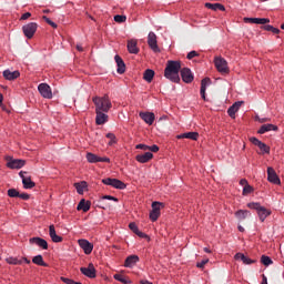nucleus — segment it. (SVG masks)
Instances as JSON below:
<instances>
[{
  "mask_svg": "<svg viewBox=\"0 0 284 284\" xmlns=\"http://www.w3.org/2000/svg\"><path fill=\"white\" fill-rule=\"evenodd\" d=\"M42 19L43 21H45V23H48V26H51V28H53L54 30L59 28V26L54 21H52L50 18H48V16H43Z\"/></svg>",
  "mask_w": 284,
  "mask_h": 284,
  "instance_id": "c03bdc74",
  "label": "nucleus"
},
{
  "mask_svg": "<svg viewBox=\"0 0 284 284\" xmlns=\"http://www.w3.org/2000/svg\"><path fill=\"white\" fill-rule=\"evenodd\" d=\"M143 79L144 81H146L148 83H152V81L154 80V70L152 69H146L143 73Z\"/></svg>",
  "mask_w": 284,
  "mask_h": 284,
  "instance_id": "e433bc0d",
  "label": "nucleus"
},
{
  "mask_svg": "<svg viewBox=\"0 0 284 284\" xmlns=\"http://www.w3.org/2000/svg\"><path fill=\"white\" fill-rule=\"evenodd\" d=\"M139 263V255H130L124 261V267H133Z\"/></svg>",
  "mask_w": 284,
  "mask_h": 284,
  "instance_id": "2f4dec72",
  "label": "nucleus"
},
{
  "mask_svg": "<svg viewBox=\"0 0 284 284\" xmlns=\"http://www.w3.org/2000/svg\"><path fill=\"white\" fill-rule=\"evenodd\" d=\"M102 183L103 185H110L115 190H125V187H128V184H125L123 181L119 179L106 178L102 180Z\"/></svg>",
  "mask_w": 284,
  "mask_h": 284,
  "instance_id": "39448f33",
  "label": "nucleus"
},
{
  "mask_svg": "<svg viewBox=\"0 0 284 284\" xmlns=\"http://www.w3.org/2000/svg\"><path fill=\"white\" fill-rule=\"evenodd\" d=\"M29 242L34 243L36 245H38V247H41L42 250H48V241H45L43 237H31Z\"/></svg>",
  "mask_w": 284,
  "mask_h": 284,
  "instance_id": "cd10ccee",
  "label": "nucleus"
},
{
  "mask_svg": "<svg viewBox=\"0 0 284 284\" xmlns=\"http://www.w3.org/2000/svg\"><path fill=\"white\" fill-rule=\"evenodd\" d=\"M204 8H207V10H213V12H216L217 10L225 12V6L221 3L205 2Z\"/></svg>",
  "mask_w": 284,
  "mask_h": 284,
  "instance_id": "c85d7f7f",
  "label": "nucleus"
},
{
  "mask_svg": "<svg viewBox=\"0 0 284 284\" xmlns=\"http://www.w3.org/2000/svg\"><path fill=\"white\" fill-rule=\"evenodd\" d=\"M243 103V101H237L235 103H233L229 109H227V114L229 116H231V119H236V113L239 112V110L241 109V104Z\"/></svg>",
  "mask_w": 284,
  "mask_h": 284,
  "instance_id": "aec40b11",
  "label": "nucleus"
},
{
  "mask_svg": "<svg viewBox=\"0 0 284 284\" xmlns=\"http://www.w3.org/2000/svg\"><path fill=\"white\" fill-rule=\"evenodd\" d=\"M152 159H154V154L152 152H145L144 154H138L135 156V161H138V163H149Z\"/></svg>",
  "mask_w": 284,
  "mask_h": 284,
  "instance_id": "4be33fe9",
  "label": "nucleus"
},
{
  "mask_svg": "<svg viewBox=\"0 0 284 284\" xmlns=\"http://www.w3.org/2000/svg\"><path fill=\"white\" fill-rule=\"evenodd\" d=\"M140 118L142 119V121H144V123H148V125H152V123H154V120L156 119L153 112H141Z\"/></svg>",
  "mask_w": 284,
  "mask_h": 284,
  "instance_id": "412c9836",
  "label": "nucleus"
},
{
  "mask_svg": "<svg viewBox=\"0 0 284 284\" xmlns=\"http://www.w3.org/2000/svg\"><path fill=\"white\" fill-rule=\"evenodd\" d=\"M73 187H75L78 194H83V192L88 191V182L87 181L75 182L73 184Z\"/></svg>",
  "mask_w": 284,
  "mask_h": 284,
  "instance_id": "473e14b6",
  "label": "nucleus"
},
{
  "mask_svg": "<svg viewBox=\"0 0 284 284\" xmlns=\"http://www.w3.org/2000/svg\"><path fill=\"white\" fill-rule=\"evenodd\" d=\"M26 165V160H11L7 163V168H9L10 170H21V168H23Z\"/></svg>",
  "mask_w": 284,
  "mask_h": 284,
  "instance_id": "6ab92c4d",
  "label": "nucleus"
},
{
  "mask_svg": "<svg viewBox=\"0 0 284 284\" xmlns=\"http://www.w3.org/2000/svg\"><path fill=\"white\" fill-rule=\"evenodd\" d=\"M261 30H265L266 32H272L273 34H281V29L272 26V24H263Z\"/></svg>",
  "mask_w": 284,
  "mask_h": 284,
  "instance_id": "c9c22d12",
  "label": "nucleus"
},
{
  "mask_svg": "<svg viewBox=\"0 0 284 284\" xmlns=\"http://www.w3.org/2000/svg\"><path fill=\"white\" fill-rule=\"evenodd\" d=\"M91 206H92V202L85 201V199H82L79 202L77 210H78V212H81V210H82V212H90Z\"/></svg>",
  "mask_w": 284,
  "mask_h": 284,
  "instance_id": "7c9ffc66",
  "label": "nucleus"
},
{
  "mask_svg": "<svg viewBox=\"0 0 284 284\" xmlns=\"http://www.w3.org/2000/svg\"><path fill=\"white\" fill-rule=\"evenodd\" d=\"M28 172L26 171H20L19 176L22 179V185L24 190H32V187H37V183L32 181V176H26Z\"/></svg>",
  "mask_w": 284,
  "mask_h": 284,
  "instance_id": "0eeeda50",
  "label": "nucleus"
},
{
  "mask_svg": "<svg viewBox=\"0 0 284 284\" xmlns=\"http://www.w3.org/2000/svg\"><path fill=\"white\" fill-rule=\"evenodd\" d=\"M267 181L268 183H273V185H281V178H278V174H276V171L272 166L267 168Z\"/></svg>",
  "mask_w": 284,
  "mask_h": 284,
  "instance_id": "9b49d317",
  "label": "nucleus"
},
{
  "mask_svg": "<svg viewBox=\"0 0 284 284\" xmlns=\"http://www.w3.org/2000/svg\"><path fill=\"white\" fill-rule=\"evenodd\" d=\"M6 263H8V265H22L23 260H18L17 257H7Z\"/></svg>",
  "mask_w": 284,
  "mask_h": 284,
  "instance_id": "a19ab883",
  "label": "nucleus"
},
{
  "mask_svg": "<svg viewBox=\"0 0 284 284\" xmlns=\"http://www.w3.org/2000/svg\"><path fill=\"white\" fill-rule=\"evenodd\" d=\"M102 199L106 200V201H114L115 203H119V199L114 197L112 195H104V196H102Z\"/></svg>",
  "mask_w": 284,
  "mask_h": 284,
  "instance_id": "5fc2aeb1",
  "label": "nucleus"
},
{
  "mask_svg": "<svg viewBox=\"0 0 284 284\" xmlns=\"http://www.w3.org/2000/svg\"><path fill=\"white\" fill-rule=\"evenodd\" d=\"M248 141L253 145H256L261 150V154H270V151H271L270 145L265 144L264 142H262L257 138L252 136V138L248 139Z\"/></svg>",
  "mask_w": 284,
  "mask_h": 284,
  "instance_id": "6e6552de",
  "label": "nucleus"
},
{
  "mask_svg": "<svg viewBox=\"0 0 284 284\" xmlns=\"http://www.w3.org/2000/svg\"><path fill=\"white\" fill-rule=\"evenodd\" d=\"M115 63L118 65L116 72L118 74H125V62L123 61V58L121 55L116 54L114 57Z\"/></svg>",
  "mask_w": 284,
  "mask_h": 284,
  "instance_id": "a878e982",
  "label": "nucleus"
},
{
  "mask_svg": "<svg viewBox=\"0 0 284 284\" xmlns=\"http://www.w3.org/2000/svg\"><path fill=\"white\" fill-rule=\"evenodd\" d=\"M62 281L65 284H82L81 282H74V280H70L68 277H62Z\"/></svg>",
  "mask_w": 284,
  "mask_h": 284,
  "instance_id": "603ef678",
  "label": "nucleus"
},
{
  "mask_svg": "<svg viewBox=\"0 0 284 284\" xmlns=\"http://www.w3.org/2000/svg\"><path fill=\"white\" fill-rule=\"evenodd\" d=\"M113 20L115 21V23H125V21H128V17L116 14L114 16Z\"/></svg>",
  "mask_w": 284,
  "mask_h": 284,
  "instance_id": "de8ad7c7",
  "label": "nucleus"
},
{
  "mask_svg": "<svg viewBox=\"0 0 284 284\" xmlns=\"http://www.w3.org/2000/svg\"><path fill=\"white\" fill-rule=\"evenodd\" d=\"M18 199H22V201H29L30 194H28V193H19Z\"/></svg>",
  "mask_w": 284,
  "mask_h": 284,
  "instance_id": "4d7b16f0",
  "label": "nucleus"
},
{
  "mask_svg": "<svg viewBox=\"0 0 284 284\" xmlns=\"http://www.w3.org/2000/svg\"><path fill=\"white\" fill-rule=\"evenodd\" d=\"M235 261H242L244 263V265H252V263H256V260H252L247 256H245V254L243 253H236L234 255Z\"/></svg>",
  "mask_w": 284,
  "mask_h": 284,
  "instance_id": "c756f323",
  "label": "nucleus"
},
{
  "mask_svg": "<svg viewBox=\"0 0 284 284\" xmlns=\"http://www.w3.org/2000/svg\"><path fill=\"white\" fill-rule=\"evenodd\" d=\"M106 139H110L108 145H116L119 143V140H116V135L114 133H106Z\"/></svg>",
  "mask_w": 284,
  "mask_h": 284,
  "instance_id": "79ce46f5",
  "label": "nucleus"
},
{
  "mask_svg": "<svg viewBox=\"0 0 284 284\" xmlns=\"http://www.w3.org/2000/svg\"><path fill=\"white\" fill-rule=\"evenodd\" d=\"M254 192V186L246 184V186L243 187L242 194L243 196H247V194H252Z\"/></svg>",
  "mask_w": 284,
  "mask_h": 284,
  "instance_id": "a18cd8bd",
  "label": "nucleus"
},
{
  "mask_svg": "<svg viewBox=\"0 0 284 284\" xmlns=\"http://www.w3.org/2000/svg\"><path fill=\"white\" fill-rule=\"evenodd\" d=\"M32 263H34V265H39L40 267H50V265L43 261V255H36L32 258Z\"/></svg>",
  "mask_w": 284,
  "mask_h": 284,
  "instance_id": "f704fd0d",
  "label": "nucleus"
},
{
  "mask_svg": "<svg viewBox=\"0 0 284 284\" xmlns=\"http://www.w3.org/2000/svg\"><path fill=\"white\" fill-rule=\"evenodd\" d=\"M278 132V125L275 124H263L258 130L257 134H265V132Z\"/></svg>",
  "mask_w": 284,
  "mask_h": 284,
  "instance_id": "393cba45",
  "label": "nucleus"
},
{
  "mask_svg": "<svg viewBox=\"0 0 284 284\" xmlns=\"http://www.w3.org/2000/svg\"><path fill=\"white\" fill-rule=\"evenodd\" d=\"M160 216H161V214L156 213L154 211H150V213H149V217H150V221H152V223H156V221H159Z\"/></svg>",
  "mask_w": 284,
  "mask_h": 284,
  "instance_id": "49530a36",
  "label": "nucleus"
},
{
  "mask_svg": "<svg viewBox=\"0 0 284 284\" xmlns=\"http://www.w3.org/2000/svg\"><path fill=\"white\" fill-rule=\"evenodd\" d=\"M113 278L115 281H119L120 283H123V284H131L132 283V281H130V278L125 277L122 274H115V275H113Z\"/></svg>",
  "mask_w": 284,
  "mask_h": 284,
  "instance_id": "ea45409f",
  "label": "nucleus"
},
{
  "mask_svg": "<svg viewBox=\"0 0 284 284\" xmlns=\"http://www.w3.org/2000/svg\"><path fill=\"white\" fill-rule=\"evenodd\" d=\"M151 207L153 212H156L158 214H161V209L165 207V204L162 202H152Z\"/></svg>",
  "mask_w": 284,
  "mask_h": 284,
  "instance_id": "58836bf2",
  "label": "nucleus"
},
{
  "mask_svg": "<svg viewBox=\"0 0 284 284\" xmlns=\"http://www.w3.org/2000/svg\"><path fill=\"white\" fill-rule=\"evenodd\" d=\"M8 196H10V199H19V191H17V189H9Z\"/></svg>",
  "mask_w": 284,
  "mask_h": 284,
  "instance_id": "09e8293b",
  "label": "nucleus"
},
{
  "mask_svg": "<svg viewBox=\"0 0 284 284\" xmlns=\"http://www.w3.org/2000/svg\"><path fill=\"white\" fill-rule=\"evenodd\" d=\"M176 139H190L191 141H199V132H187L176 135Z\"/></svg>",
  "mask_w": 284,
  "mask_h": 284,
  "instance_id": "72a5a7b5",
  "label": "nucleus"
},
{
  "mask_svg": "<svg viewBox=\"0 0 284 284\" xmlns=\"http://www.w3.org/2000/svg\"><path fill=\"white\" fill-rule=\"evenodd\" d=\"M80 272L88 278H97V268L93 263H89L88 267H81Z\"/></svg>",
  "mask_w": 284,
  "mask_h": 284,
  "instance_id": "ddd939ff",
  "label": "nucleus"
},
{
  "mask_svg": "<svg viewBox=\"0 0 284 284\" xmlns=\"http://www.w3.org/2000/svg\"><path fill=\"white\" fill-rule=\"evenodd\" d=\"M181 72V61L169 60L166 62V67L164 69V77L172 83H181V77L179 73Z\"/></svg>",
  "mask_w": 284,
  "mask_h": 284,
  "instance_id": "f257e3e1",
  "label": "nucleus"
},
{
  "mask_svg": "<svg viewBox=\"0 0 284 284\" xmlns=\"http://www.w3.org/2000/svg\"><path fill=\"white\" fill-rule=\"evenodd\" d=\"M49 236L53 243H63V237L57 234V230L54 229V224L49 226Z\"/></svg>",
  "mask_w": 284,
  "mask_h": 284,
  "instance_id": "a211bd4d",
  "label": "nucleus"
},
{
  "mask_svg": "<svg viewBox=\"0 0 284 284\" xmlns=\"http://www.w3.org/2000/svg\"><path fill=\"white\" fill-rule=\"evenodd\" d=\"M194 57H199V52L196 51H190L186 55V59H189V61H191V59H194Z\"/></svg>",
  "mask_w": 284,
  "mask_h": 284,
  "instance_id": "864d4df0",
  "label": "nucleus"
},
{
  "mask_svg": "<svg viewBox=\"0 0 284 284\" xmlns=\"http://www.w3.org/2000/svg\"><path fill=\"white\" fill-rule=\"evenodd\" d=\"M21 77V72L19 71H10V70H4L3 71V78L7 81H14V79H19Z\"/></svg>",
  "mask_w": 284,
  "mask_h": 284,
  "instance_id": "bb28decb",
  "label": "nucleus"
},
{
  "mask_svg": "<svg viewBox=\"0 0 284 284\" xmlns=\"http://www.w3.org/2000/svg\"><path fill=\"white\" fill-rule=\"evenodd\" d=\"M129 230H131V232H133V234H136L139 232V226L136 225V223L131 222L129 224Z\"/></svg>",
  "mask_w": 284,
  "mask_h": 284,
  "instance_id": "3c124183",
  "label": "nucleus"
},
{
  "mask_svg": "<svg viewBox=\"0 0 284 284\" xmlns=\"http://www.w3.org/2000/svg\"><path fill=\"white\" fill-rule=\"evenodd\" d=\"M255 120L258 121V123H267V121H270V119H267V118H258V115L255 116Z\"/></svg>",
  "mask_w": 284,
  "mask_h": 284,
  "instance_id": "680f3d73",
  "label": "nucleus"
},
{
  "mask_svg": "<svg viewBox=\"0 0 284 284\" xmlns=\"http://www.w3.org/2000/svg\"><path fill=\"white\" fill-rule=\"evenodd\" d=\"M87 161H88V163H110V158H108V156L101 158L92 152H88Z\"/></svg>",
  "mask_w": 284,
  "mask_h": 284,
  "instance_id": "1a4fd4ad",
  "label": "nucleus"
},
{
  "mask_svg": "<svg viewBox=\"0 0 284 284\" xmlns=\"http://www.w3.org/2000/svg\"><path fill=\"white\" fill-rule=\"evenodd\" d=\"M207 263H210V258H204L201 262L196 263V267H199L200 270H204L205 265H207Z\"/></svg>",
  "mask_w": 284,
  "mask_h": 284,
  "instance_id": "8fccbe9b",
  "label": "nucleus"
},
{
  "mask_svg": "<svg viewBox=\"0 0 284 284\" xmlns=\"http://www.w3.org/2000/svg\"><path fill=\"white\" fill-rule=\"evenodd\" d=\"M135 234H136V236H139L140 239H146L148 241H150V235H148V234L141 232V231L136 232Z\"/></svg>",
  "mask_w": 284,
  "mask_h": 284,
  "instance_id": "6e6d98bb",
  "label": "nucleus"
},
{
  "mask_svg": "<svg viewBox=\"0 0 284 284\" xmlns=\"http://www.w3.org/2000/svg\"><path fill=\"white\" fill-rule=\"evenodd\" d=\"M240 185H243L245 187V186L250 185V183L247 182L246 179H242V180H240Z\"/></svg>",
  "mask_w": 284,
  "mask_h": 284,
  "instance_id": "0e129e2a",
  "label": "nucleus"
},
{
  "mask_svg": "<svg viewBox=\"0 0 284 284\" xmlns=\"http://www.w3.org/2000/svg\"><path fill=\"white\" fill-rule=\"evenodd\" d=\"M38 90L43 99H52V89L48 85V83L39 84Z\"/></svg>",
  "mask_w": 284,
  "mask_h": 284,
  "instance_id": "4468645a",
  "label": "nucleus"
},
{
  "mask_svg": "<svg viewBox=\"0 0 284 284\" xmlns=\"http://www.w3.org/2000/svg\"><path fill=\"white\" fill-rule=\"evenodd\" d=\"M108 112L105 111H95V125H103L108 123Z\"/></svg>",
  "mask_w": 284,
  "mask_h": 284,
  "instance_id": "dca6fc26",
  "label": "nucleus"
},
{
  "mask_svg": "<svg viewBox=\"0 0 284 284\" xmlns=\"http://www.w3.org/2000/svg\"><path fill=\"white\" fill-rule=\"evenodd\" d=\"M126 48H128V52L130 54H139V52H140L139 47H138V41L134 39H131L128 41Z\"/></svg>",
  "mask_w": 284,
  "mask_h": 284,
  "instance_id": "b1692460",
  "label": "nucleus"
},
{
  "mask_svg": "<svg viewBox=\"0 0 284 284\" xmlns=\"http://www.w3.org/2000/svg\"><path fill=\"white\" fill-rule=\"evenodd\" d=\"M135 150H150V145H146V144H138L135 145Z\"/></svg>",
  "mask_w": 284,
  "mask_h": 284,
  "instance_id": "13d9d810",
  "label": "nucleus"
},
{
  "mask_svg": "<svg viewBox=\"0 0 284 284\" xmlns=\"http://www.w3.org/2000/svg\"><path fill=\"white\" fill-rule=\"evenodd\" d=\"M207 85H212V79L206 77L201 80L200 94H201L203 101H207V98L205 97V90H207Z\"/></svg>",
  "mask_w": 284,
  "mask_h": 284,
  "instance_id": "f3484780",
  "label": "nucleus"
},
{
  "mask_svg": "<svg viewBox=\"0 0 284 284\" xmlns=\"http://www.w3.org/2000/svg\"><path fill=\"white\" fill-rule=\"evenodd\" d=\"M39 28V24L37 22H29L22 27V32L27 39H32L34 34H37V29Z\"/></svg>",
  "mask_w": 284,
  "mask_h": 284,
  "instance_id": "423d86ee",
  "label": "nucleus"
},
{
  "mask_svg": "<svg viewBox=\"0 0 284 284\" xmlns=\"http://www.w3.org/2000/svg\"><path fill=\"white\" fill-rule=\"evenodd\" d=\"M244 23H256L257 26H265L270 23L268 18H244Z\"/></svg>",
  "mask_w": 284,
  "mask_h": 284,
  "instance_id": "5701e85b",
  "label": "nucleus"
},
{
  "mask_svg": "<svg viewBox=\"0 0 284 284\" xmlns=\"http://www.w3.org/2000/svg\"><path fill=\"white\" fill-rule=\"evenodd\" d=\"M235 216H236V219H239V221H245V219H247V216H250V211L248 210H237L235 212Z\"/></svg>",
  "mask_w": 284,
  "mask_h": 284,
  "instance_id": "4c0bfd02",
  "label": "nucleus"
},
{
  "mask_svg": "<svg viewBox=\"0 0 284 284\" xmlns=\"http://www.w3.org/2000/svg\"><path fill=\"white\" fill-rule=\"evenodd\" d=\"M180 74L183 83H192V81H194V74L190 68L180 69Z\"/></svg>",
  "mask_w": 284,
  "mask_h": 284,
  "instance_id": "f8f14e48",
  "label": "nucleus"
},
{
  "mask_svg": "<svg viewBox=\"0 0 284 284\" xmlns=\"http://www.w3.org/2000/svg\"><path fill=\"white\" fill-rule=\"evenodd\" d=\"M92 102L94 103L95 112H110L112 110V101L108 94L103 97L95 95L92 98Z\"/></svg>",
  "mask_w": 284,
  "mask_h": 284,
  "instance_id": "f03ea898",
  "label": "nucleus"
},
{
  "mask_svg": "<svg viewBox=\"0 0 284 284\" xmlns=\"http://www.w3.org/2000/svg\"><path fill=\"white\" fill-rule=\"evenodd\" d=\"M261 284H267V276H265V274L262 275V283Z\"/></svg>",
  "mask_w": 284,
  "mask_h": 284,
  "instance_id": "69168bd1",
  "label": "nucleus"
},
{
  "mask_svg": "<svg viewBox=\"0 0 284 284\" xmlns=\"http://www.w3.org/2000/svg\"><path fill=\"white\" fill-rule=\"evenodd\" d=\"M0 108L2 112H7V114H10L12 112L10 109H8L6 104H3V102H1Z\"/></svg>",
  "mask_w": 284,
  "mask_h": 284,
  "instance_id": "052dcab7",
  "label": "nucleus"
},
{
  "mask_svg": "<svg viewBox=\"0 0 284 284\" xmlns=\"http://www.w3.org/2000/svg\"><path fill=\"white\" fill-rule=\"evenodd\" d=\"M214 65L221 74H230V67H227V61L224 58H214Z\"/></svg>",
  "mask_w": 284,
  "mask_h": 284,
  "instance_id": "20e7f679",
  "label": "nucleus"
},
{
  "mask_svg": "<svg viewBox=\"0 0 284 284\" xmlns=\"http://www.w3.org/2000/svg\"><path fill=\"white\" fill-rule=\"evenodd\" d=\"M81 250H83L84 254L89 255L92 254V251L94 250V244H92L90 241L88 240H79L78 241Z\"/></svg>",
  "mask_w": 284,
  "mask_h": 284,
  "instance_id": "2eb2a0df",
  "label": "nucleus"
},
{
  "mask_svg": "<svg viewBox=\"0 0 284 284\" xmlns=\"http://www.w3.org/2000/svg\"><path fill=\"white\" fill-rule=\"evenodd\" d=\"M272 263H274V262L272 261V257H270V256H267V255H262V256H261V264H262V265H265V267L272 265Z\"/></svg>",
  "mask_w": 284,
  "mask_h": 284,
  "instance_id": "37998d69",
  "label": "nucleus"
},
{
  "mask_svg": "<svg viewBox=\"0 0 284 284\" xmlns=\"http://www.w3.org/2000/svg\"><path fill=\"white\" fill-rule=\"evenodd\" d=\"M149 150H150V152H159V145L153 144V145L149 146Z\"/></svg>",
  "mask_w": 284,
  "mask_h": 284,
  "instance_id": "e2e57ef3",
  "label": "nucleus"
},
{
  "mask_svg": "<svg viewBox=\"0 0 284 284\" xmlns=\"http://www.w3.org/2000/svg\"><path fill=\"white\" fill-rule=\"evenodd\" d=\"M21 261L27 263V265H30V260L28 257H22Z\"/></svg>",
  "mask_w": 284,
  "mask_h": 284,
  "instance_id": "774afa93",
  "label": "nucleus"
},
{
  "mask_svg": "<svg viewBox=\"0 0 284 284\" xmlns=\"http://www.w3.org/2000/svg\"><path fill=\"white\" fill-rule=\"evenodd\" d=\"M140 284H154V283H152V282H150V281H148V280H141V281H140Z\"/></svg>",
  "mask_w": 284,
  "mask_h": 284,
  "instance_id": "338daca9",
  "label": "nucleus"
},
{
  "mask_svg": "<svg viewBox=\"0 0 284 284\" xmlns=\"http://www.w3.org/2000/svg\"><path fill=\"white\" fill-rule=\"evenodd\" d=\"M148 45H149V48H151L152 51L161 52V49L159 48V42L156 41V33H154L152 31L149 32Z\"/></svg>",
  "mask_w": 284,
  "mask_h": 284,
  "instance_id": "9d476101",
  "label": "nucleus"
},
{
  "mask_svg": "<svg viewBox=\"0 0 284 284\" xmlns=\"http://www.w3.org/2000/svg\"><path fill=\"white\" fill-rule=\"evenodd\" d=\"M246 207H248L250 210H255L262 223L265 222V219H267V216L272 215V210L266 209L265 206H262L261 203L258 202L247 203Z\"/></svg>",
  "mask_w": 284,
  "mask_h": 284,
  "instance_id": "7ed1b4c3",
  "label": "nucleus"
},
{
  "mask_svg": "<svg viewBox=\"0 0 284 284\" xmlns=\"http://www.w3.org/2000/svg\"><path fill=\"white\" fill-rule=\"evenodd\" d=\"M30 17H32V13L30 12H26L20 17V21H26L28 19H30Z\"/></svg>",
  "mask_w": 284,
  "mask_h": 284,
  "instance_id": "bf43d9fd",
  "label": "nucleus"
}]
</instances>
